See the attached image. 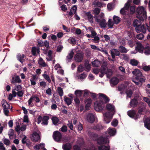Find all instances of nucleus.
I'll return each mask as SVG.
<instances>
[{"mask_svg": "<svg viewBox=\"0 0 150 150\" xmlns=\"http://www.w3.org/2000/svg\"><path fill=\"white\" fill-rule=\"evenodd\" d=\"M99 99L100 100L99 102H96L95 103V109L98 112L101 111L104 106V103H106L109 101V98L104 94L100 93L99 94Z\"/></svg>", "mask_w": 150, "mask_h": 150, "instance_id": "obj_1", "label": "nucleus"}, {"mask_svg": "<svg viewBox=\"0 0 150 150\" xmlns=\"http://www.w3.org/2000/svg\"><path fill=\"white\" fill-rule=\"evenodd\" d=\"M106 108L108 110L113 112V113L112 114L109 112H107L104 114V121L106 123L108 124L111 121L114 113L115 107L111 104H108L106 105Z\"/></svg>", "mask_w": 150, "mask_h": 150, "instance_id": "obj_2", "label": "nucleus"}, {"mask_svg": "<svg viewBox=\"0 0 150 150\" xmlns=\"http://www.w3.org/2000/svg\"><path fill=\"white\" fill-rule=\"evenodd\" d=\"M146 11L144 8L141 6L137 8V17L141 21H143L147 18Z\"/></svg>", "mask_w": 150, "mask_h": 150, "instance_id": "obj_3", "label": "nucleus"}, {"mask_svg": "<svg viewBox=\"0 0 150 150\" xmlns=\"http://www.w3.org/2000/svg\"><path fill=\"white\" fill-rule=\"evenodd\" d=\"M132 73L136 76L135 79L136 80L139 81L141 83L144 81L145 79L139 69H135L132 71Z\"/></svg>", "mask_w": 150, "mask_h": 150, "instance_id": "obj_4", "label": "nucleus"}, {"mask_svg": "<svg viewBox=\"0 0 150 150\" xmlns=\"http://www.w3.org/2000/svg\"><path fill=\"white\" fill-rule=\"evenodd\" d=\"M2 106L3 108V110L5 115L8 116L9 112L8 110L10 108L9 105L4 100H3L1 102Z\"/></svg>", "mask_w": 150, "mask_h": 150, "instance_id": "obj_5", "label": "nucleus"}, {"mask_svg": "<svg viewBox=\"0 0 150 150\" xmlns=\"http://www.w3.org/2000/svg\"><path fill=\"white\" fill-rule=\"evenodd\" d=\"M61 133L58 131L54 132L53 133V137L54 140L57 142H59L62 138Z\"/></svg>", "mask_w": 150, "mask_h": 150, "instance_id": "obj_6", "label": "nucleus"}, {"mask_svg": "<svg viewBox=\"0 0 150 150\" xmlns=\"http://www.w3.org/2000/svg\"><path fill=\"white\" fill-rule=\"evenodd\" d=\"M84 57V54L82 52L77 53L75 55L74 58L75 61L77 62H82Z\"/></svg>", "mask_w": 150, "mask_h": 150, "instance_id": "obj_7", "label": "nucleus"}, {"mask_svg": "<svg viewBox=\"0 0 150 150\" xmlns=\"http://www.w3.org/2000/svg\"><path fill=\"white\" fill-rule=\"evenodd\" d=\"M135 30L137 33L142 32L143 33H146V28L145 25L141 24L136 28Z\"/></svg>", "mask_w": 150, "mask_h": 150, "instance_id": "obj_8", "label": "nucleus"}, {"mask_svg": "<svg viewBox=\"0 0 150 150\" xmlns=\"http://www.w3.org/2000/svg\"><path fill=\"white\" fill-rule=\"evenodd\" d=\"M136 111L134 110H129L127 112L128 115L130 117L132 118L135 120H137L139 117V115H136Z\"/></svg>", "mask_w": 150, "mask_h": 150, "instance_id": "obj_9", "label": "nucleus"}, {"mask_svg": "<svg viewBox=\"0 0 150 150\" xmlns=\"http://www.w3.org/2000/svg\"><path fill=\"white\" fill-rule=\"evenodd\" d=\"M116 132V131L115 128H109L105 133L107 138L108 139L109 137L114 135Z\"/></svg>", "mask_w": 150, "mask_h": 150, "instance_id": "obj_10", "label": "nucleus"}, {"mask_svg": "<svg viewBox=\"0 0 150 150\" xmlns=\"http://www.w3.org/2000/svg\"><path fill=\"white\" fill-rule=\"evenodd\" d=\"M98 144H101L109 143V141L107 137H99L97 140Z\"/></svg>", "mask_w": 150, "mask_h": 150, "instance_id": "obj_11", "label": "nucleus"}, {"mask_svg": "<svg viewBox=\"0 0 150 150\" xmlns=\"http://www.w3.org/2000/svg\"><path fill=\"white\" fill-rule=\"evenodd\" d=\"M96 22L99 24V25L101 28H105L107 25V23L106 20L104 19H100L97 18L96 20Z\"/></svg>", "mask_w": 150, "mask_h": 150, "instance_id": "obj_12", "label": "nucleus"}, {"mask_svg": "<svg viewBox=\"0 0 150 150\" xmlns=\"http://www.w3.org/2000/svg\"><path fill=\"white\" fill-rule=\"evenodd\" d=\"M11 81L12 84L15 83H20L21 82V80L20 79L19 76L16 75L13 76Z\"/></svg>", "mask_w": 150, "mask_h": 150, "instance_id": "obj_13", "label": "nucleus"}, {"mask_svg": "<svg viewBox=\"0 0 150 150\" xmlns=\"http://www.w3.org/2000/svg\"><path fill=\"white\" fill-rule=\"evenodd\" d=\"M87 119L89 122L93 123L95 120V116L92 113H89L87 115Z\"/></svg>", "mask_w": 150, "mask_h": 150, "instance_id": "obj_14", "label": "nucleus"}, {"mask_svg": "<svg viewBox=\"0 0 150 150\" xmlns=\"http://www.w3.org/2000/svg\"><path fill=\"white\" fill-rule=\"evenodd\" d=\"M31 139L34 142H37L40 139V137L37 132H35L33 134Z\"/></svg>", "mask_w": 150, "mask_h": 150, "instance_id": "obj_15", "label": "nucleus"}, {"mask_svg": "<svg viewBox=\"0 0 150 150\" xmlns=\"http://www.w3.org/2000/svg\"><path fill=\"white\" fill-rule=\"evenodd\" d=\"M144 49V48L141 44L140 43H137V46L136 47V50L137 51L142 53H143Z\"/></svg>", "mask_w": 150, "mask_h": 150, "instance_id": "obj_16", "label": "nucleus"}, {"mask_svg": "<svg viewBox=\"0 0 150 150\" xmlns=\"http://www.w3.org/2000/svg\"><path fill=\"white\" fill-rule=\"evenodd\" d=\"M144 126L148 129L150 130V118H148L144 121Z\"/></svg>", "mask_w": 150, "mask_h": 150, "instance_id": "obj_17", "label": "nucleus"}, {"mask_svg": "<svg viewBox=\"0 0 150 150\" xmlns=\"http://www.w3.org/2000/svg\"><path fill=\"white\" fill-rule=\"evenodd\" d=\"M138 104L137 100L135 98L132 99L130 103V105L132 107L134 108L137 106Z\"/></svg>", "mask_w": 150, "mask_h": 150, "instance_id": "obj_18", "label": "nucleus"}, {"mask_svg": "<svg viewBox=\"0 0 150 150\" xmlns=\"http://www.w3.org/2000/svg\"><path fill=\"white\" fill-rule=\"evenodd\" d=\"M62 148L64 150H70L71 148V144L69 143L63 144Z\"/></svg>", "mask_w": 150, "mask_h": 150, "instance_id": "obj_19", "label": "nucleus"}, {"mask_svg": "<svg viewBox=\"0 0 150 150\" xmlns=\"http://www.w3.org/2000/svg\"><path fill=\"white\" fill-rule=\"evenodd\" d=\"M107 69H108L106 65H102L100 68V72L101 74H105L107 71Z\"/></svg>", "mask_w": 150, "mask_h": 150, "instance_id": "obj_20", "label": "nucleus"}, {"mask_svg": "<svg viewBox=\"0 0 150 150\" xmlns=\"http://www.w3.org/2000/svg\"><path fill=\"white\" fill-rule=\"evenodd\" d=\"M40 52V49L38 47H33L32 49V54L33 55H35L36 53H39Z\"/></svg>", "mask_w": 150, "mask_h": 150, "instance_id": "obj_21", "label": "nucleus"}, {"mask_svg": "<svg viewBox=\"0 0 150 150\" xmlns=\"http://www.w3.org/2000/svg\"><path fill=\"white\" fill-rule=\"evenodd\" d=\"M86 16L90 22L91 23H93V16L91 14V12H88L86 13Z\"/></svg>", "mask_w": 150, "mask_h": 150, "instance_id": "obj_22", "label": "nucleus"}, {"mask_svg": "<svg viewBox=\"0 0 150 150\" xmlns=\"http://www.w3.org/2000/svg\"><path fill=\"white\" fill-rule=\"evenodd\" d=\"M119 80L116 77L112 78L110 80L111 84L114 86L117 85L119 82Z\"/></svg>", "mask_w": 150, "mask_h": 150, "instance_id": "obj_23", "label": "nucleus"}, {"mask_svg": "<svg viewBox=\"0 0 150 150\" xmlns=\"http://www.w3.org/2000/svg\"><path fill=\"white\" fill-rule=\"evenodd\" d=\"M17 58L18 60L22 63H23L24 61V58L25 55L23 54L21 55L20 54H18L17 55Z\"/></svg>", "mask_w": 150, "mask_h": 150, "instance_id": "obj_24", "label": "nucleus"}, {"mask_svg": "<svg viewBox=\"0 0 150 150\" xmlns=\"http://www.w3.org/2000/svg\"><path fill=\"white\" fill-rule=\"evenodd\" d=\"M45 144L43 143H41L34 146V149L36 150H39L40 149H43L45 147Z\"/></svg>", "mask_w": 150, "mask_h": 150, "instance_id": "obj_25", "label": "nucleus"}, {"mask_svg": "<svg viewBox=\"0 0 150 150\" xmlns=\"http://www.w3.org/2000/svg\"><path fill=\"white\" fill-rule=\"evenodd\" d=\"M142 24V23L140 21L136 19L134 21L133 25L134 27H135L136 28L137 27L141 25Z\"/></svg>", "mask_w": 150, "mask_h": 150, "instance_id": "obj_26", "label": "nucleus"}, {"mask_svg": "<svg viewBox=\"0 0 150 150\" xmlns=\"http://www.w3.org/2000/svg\"><path fill=\"white\" fill-rule=\"evenodd\" d=\"M74 54L73 50H71L70 53L67 57V60L68 62H70Z\"/></svg>", "mask_w": 150, "mask_h": 150, "instance_id": "obj_27", "label": "nucleus"}, {"mask_svg": "<svg viewBox=\"0 0 150 150\" xmlns=\"http://www.w3.org/2000/svg\"><path fill=\"white\" fill-rule=\"evenodd\" d=\"M119 50L120 52L123 53H126L128 51V50L125 47L122 46H120L119 47Z\"/></svg>", "mask_w": 150, "mask_h": 150, "instance_id": "obj_28", "label": "nucleus"}, {"mask_svg": "<svg viewBox=\"0 0 150 150\" xmlns=\"http://www.w3.org/2000/svg\"><path fill=\"white\" fill-rule=\"evenodd\" d=\"M38 64L42 67H44L47 66V64L45 62L43 59L40 58L38 61Z\"/></svg>", "mask_w": 150, "mask_h": 150, "instance_id": "obj_29", "label": "nucleus"}, {"mask_svg": "<svg viewBox=\"0 0 150 150\" xmlns=\"http://www.w3.org/2000/svg\"><path fill=\"white\" fill-rule=\"evenodd\" d=\"M92 65L94 67H98L100 65V62L97 60H95L92 62Z\"/></svg>", "mask_w": 150, "mask_h": 150, "instance_id": "obj_30", "label": "nucleus"}, {"mask_svg": "<svg viewBox=\"0 0 150 150\" xmlns=\"http://www.w3.org/2000/svg\"><path fill=\"white\" fill-rule=\"evenodd\" d=\"M113 20L114 23L115 24H117L120 22V18L117 16H114L113 17Z\"/></svg>", "mask_w": 150, "mask_h": 150, "instance_id": "obj_31", "label": "nucleus"}, {"mask_svg": "<svg viewBox=\"0 0 150 150\" xmlns=\"http://www.w3.org/2000/svg\"><path fill=\"white\" fill-rule=\"evenodd\" d=\"M52 52L51 50H49L47 55V57H46V59L47 61H50L52 60Z\"/></svg>", "mask_w": 150, "mask_h": 150, "instance_id": "obj_32", "label": "nucleus"}, {"mask_svg": "<svg viewBox=\"0 0 150 150\" xmlns=\"http://www.w3.org/2000/svg\"><path fill=\"white\" fill-rule=\"evenodd\" d=\"M82 91L79 90H77L75 91L74 94L76 97H80L82 95Z\"/></svg>", "mask_w": 150, "mask_h": 150, "instance_id": "obj_33", "label": "nucleus"}, {"mask_svg": "<svg viewBox=\"0 0 150 150\" xmlns=\"http://www.w3.org/2000/svg\"><path fill=\"white\" fill-rule=\"evenodd\" d=\"M143 52L146 55H149L150 54V47L147 46L144 48Z\"/></svg>", "mask_w": 150, "mask_h": 150, "instance_id": "obj_34", "label": "nucleus"}, {"mask_svg": "<svg viewBox=\"0 0 150 150\" xmlns=\"http://www.w3.org/2000/svg\"><path fill=\"white\" fill-rule=\"evenodd\" d=\"M49 118L48 116H44L42 118V124L47 125L48 124L47 120Z\"/></svg>", "mask_w": 150, "mask_h": 150, "instance_id": "obj_35", "label": "nucleus"}, {"mask_svg": "<svg viewBox=\"0 0 150 150\" xmlns=\"http://www.w3.org/2000/svg\"><path fill=\"white\" fill-rule=\"evenodd\" d=\"M64 101L68 105H70L72 102V100L71 98L66 97L65 96L64 97Z\"/></svg>", "mask_w": 150, "mask_h": 150, "instance_id": "obj_36", "label": "nucleus"}, {"mask_svg": "<svg viewBox=\"0 0 150 150\" xmlns=\"http://www.w3.org/2000/svg\"><path fill=\"white\" fill-rule=\"evenodd\" d=\"M129 8H126L125 7H125L122 8L120 11V13L122 14H126V13L127 11H128L129 10Z\"/></svg>", "mask_w": 150, "mask_h": 150, "instance_id": "obj_37", "label": "nucleus"}, {"mask_svg": "<svg viewBox=\"0 0 150 150\" xmlns=\"http://www.w3.org/2000/svg\"><path fill=\"white\" fill-rule=\"evenodd\" d=\"M57 92L59 95L61 96H62L64 94V92L62 89L61 87H58L57 88Z\"/></svg>", "mask_w": 150, "mask_h": 150, "instance_id": "obj_38", "label": "nucleus"}, {"mask_svg": "<svg viewBox=\"0 0 150 150\" xmlns=\"http://www.w3.org/2000/svg\"><path fill=\"white\" fill-rule=\"evenodd\" d=\"M105 74L106 75L107 77L108 78H110L112 74V70L109 69H107V71L106 72Z\"/></svg>", "mask_w": 150, "mask_h": 150, "instance_id": "obj_39", "label": "nucleus"}, {"mask_svg": "<svg viewBox=\"0 0 150 150\" xmlns=\"http://www.w3.org/2000/svg\"><path fill=\"white\" fill-rule=\"evenodd\" d=\"M120 51L118 50L113 49L111 50V52L116 56H119L120 55Z\"/></svg>", "mask_w": 150, "mask_h": 150, "instance_id": "obj_40", "label": "nucleus"}, {"mask_svg": "<svg viewBox=\"0 0 150 150\" xmlns=\"http://www.w3.org/2000/svg\"><path fill=\"white\" fill-rule=\"evenodd\" d=\"M99 150H110V147L108 146H100L98 147Z\"/></svg>", "mask_w": 150, "mask_h": 150, "instance_id": "obj_41", "label": "nucleus"}, {"mask_svg": "<svg viewBox=\"0 0 150 150\" xmlns=\"http://www.w3.org/2000/svg\"><path fill=\"white\" fill-rule=\"evenodd\" d=\"M103 128V127L102 125L101 124H98L96 126H94L93 129L95 130H99Z\"/></svg>", "mask_w": 150, "mask_h": 150, "instance_id": "obj_42", "label": "nucleus"}, {"mask_svg": "<svg viewBox=\"0 0 150 150\" xmlns=\"http://www.w3.org/2000/svg\"><path fill=\"white\" fill-rule=\"evenodd\" d=\"M42 76L49 83H51V80L49 75L46 74H42Z\"/></svg>", "mask_w": 150, "mask_h": 150, "instance_id": "obj_43", "label": "nucleus"}, {"mask_svg": "<svg viewBox=\"0 0 150 150\" xmlns=\"http://www.w3.org/2000/svg\"><path fill=\"white\" fill-rule=\"evenodd\" d=\"M139 63V62L135 59H132L130 61V64L133 66H136Z\"/></svg>", "mask_w": 150, "mask_h": 150, "instance_id": "obj_44", "label": "nucleus"}, {"mask_svg": "<svg viewBox=\"0 0 150 150\" xmlns=\"http://www.w3.org/2000/svg\"><path fill=\"white\" fill-rule=\"evenodd\" d=\"M98 17L99 19H104L103 18H104V14L103 13L101 12L99 16H95V20H96V19Z\"/></svg>", "mask_w": 150, "mask_h": 150, "instance_id": "obj_45", "label": "nucleus"}, {"mask_svg": "<svg viewBox=\"0 0 150 150\" xmlns=\"http://www.w3.org/2000/svg\"><path fill=\"white\" fill-rule=\"evenodd\" d=\"M89 61L88 60H86L85 63V66L86 69H89L91 68L90 65L89 64Z\"/></svg>", "mask_w": 150, "mask_h": 150, "instance_id": "obj_46", "label": "nucleus"}, {"mask_svg": "<svg viewBox=\"0 0 150 150\" xmlns=\"http://www.w3.org/2000/svg\"><path fill=\"white\" fill-rule=\"evenodd\" d=\"M92 40L95 43H98L99 42L100 38L99 37L96 36L94 37V38L92 39Z\"/></svg>", "mask_w": 150, "mask_h": 150, "instance_id": "obj_47", "label": "nucleus"}, {"mask_svg": "<svg viewBox=\"0 0 150 150\" xmlns=\"http://www.w3.org/2000/svg\"><path fill=\"white\" fill-rule=\"evenodd\" d=\"M108 27L110 28H111L112 27L113 25V23L112 21V19H109L108 22Z\"/></svg>", "mask_w": 150, "mask_h": 150, "instance_id": "obj_48", "label": "nucleus"}, {"mask_svg": "<svg viewBox=\"0 0 150 150\" xmlns=\"http://www.w3.org/2000/svg\"><path fill=\"white\" fill-rule=\"evenodd\" d=\"M52 120L53 123L54 125H56L58 122L59 120L56 117H52Z\"/></svg>", "mask_w": 150, "mask_h": 150, "instance_id": "obj_49", "label": "nucleus"}, {"mask_svg": "<svg viewBox=\"0 0 150 150\" xmlns=\"http://www.w3.org/2000/svg\"><path fill=\"white\" fill-rule=\"evenodd\" d=\"M59 130L61 131L62 132H65L67 130V127L66 125L63 126L59 129Z\"/></svg>", "mask_w": 150, "mask_h": 150, "instance_id": "obj_50", "label": "nucleus"}, {"mask_svg": "<svg viewBox=\"0 0 150 150\" xmlns=\"http://www.w3.org/2000/svg\"><path fill=\"white\" fill-rule=\"evenodd\" d=\"M130 9V12L131 14H133L135 12V7L134 6H131L129 8Z\"/></svg>", "mask_w": 150, "mask_h": 150, "instance_id": "obj_51", "label": "nucleus"}, {"mask_svg": "<svg viewBox=\"0 0 150 150\" xmlns=\"http://www.w3.org/2000/svg\"><path fill=\"white\" fill-rule=\"evenodd\" d=\"M100 11V9L97 8H95L93 10L94 13L96 16H97L98 14L99 13Z\"/></svg>", "mask_w": 150, "mask_h": 150, "instance_id": "obj_52", "label": "nucleus"}, {"mask_svg": "<svg viewBox=\"0 0 150 150\" xmlns=\"http://www.w3.org/2000/svg\"><path fill=\"white\" fill-rule=\"evenodd\" d=\"M118 121L115 119H114L111 122V125L114 127L116 126L118 124Z\"/></svg>", "mask_w": 150, "mask_h": 150, "instance_id": "obj_53", "label": "nucleus"}, {"mask_svg": "<svg viewBox=\"0 0 150 150\" xmlns=\"http://www.w3.org/2000/svg\"><path fill=\"white\" fill-rule=\"evenodd\" d=\"M32 96L33 100L36 103H39L40 102V100L38 97L35 95H33Z\"/></svg>", "mask_w": 150, "mask_h": 150, "instance_id": "obj_54", "label": "nucleus"}, {"mask_svg": "<svg viewBox=\"0 0 150 150\" xmlns=\"http://www.w3.org/2000/svg\"><path fill=\"white\" fill-rule=\"evenodd\" d=\"M137 38L140 40H142L144 38V35L142 34H139L137 35Z\"/></svg>", "mask_w": 150, "mask_h": 150, "instance_id": "obj_55", "label": "nucleus"}, {"mask_svg": "<svg viewBox=\"0 0 150 150\" xmlns=\"http://www.w3.org/2000/svg\"><path fill=\"white\" fill-rule=\"evenodd\" d=\"M127 97L128 98H130L132 95V93L131 91H127L126 92Z\"/></svg>", "mask_w": 150, "mask_h": 150, "instance_id": "obj_56", "label": "nucleus"}, {"mask_svg": "<svg viewBox=\"0 0 150 150\" xmlns=\"http://www.w3.org/2000/svg\"><path fill=\"white\" fill-rule=\"evenodd\" d=\"M37 46L38 47H41L44 46L43 42L41 40L38 41Z\"/></svg>", "mask_w": 150, "mask_h": 150, "instance_id": "obj_57", "label": "nucleus"}, {"mask_svg": "<svg viewBox=\"0 0 150 150\" xmlns=\"http://www.w3.org/2000/svg\"><path fill=\"white\" fill-rule=\"evenodd\" d=\"M3 142L6 145H9L10 144V142L9 140L6 139H4L3 140Z\"/></svg>", "mask_w": 150, "mask_h": 150, "instance_id": "obj_58", "label": "nucleus"}, {"mask_svg": "<svg viewBox=\"0 0 150 150\" xmlns=\"http://www.w3.org/2000/svg\"><path fill=\"white\" fill-rule=\"evenodd\" d=\"M143 69L145 71H148L150 70V65L144 66L143 67Z\"/></svg>", "mask_w": 150, "mask_h": 150, "instance_id": "obj_59", "label": "nucleus"}, {"mask_svg": "<svg viewBox=\"0 0 150 150\" xmlns=\"http://www.w3.org/2000/svg\"><path fill=\"white\" fill-rule=\"evenodd\" d=\"M86 76H87L86 74L83 73L79 76V78L81 79H84L86 78Z\"/></svg>", "mask_w": 150, "mask_h": 150, "instance_id": "obj_60", "label": "nucleus"}, {"mask_svg": "<svg viewBox=\"0 0 150 150\" xmlns=\"http://www.w3.org/2000/svg\"><path fill=\"white\" fill-rule=\"evenodd\" d=\"M63 46L61 45H58L57 47V51L58 52H60L63 48Z\"/></svg>", "mask_w": 150, "mask_h": 150, "instance_id": "obj_61", "label": "nucleus"}, {"mask_svg": "<svg viewBox=\"0 0 150 150\" xmlns=\"http://www.w3.org/2000/svg\"><path fill=\"white\" fill-rule=\"evenodd\" d=\"M22 89V87L21 85H18L16 86V87L15 88V90L17 91H19L21 90Z\"/></svg>", "mask_w": 150, "mask_h": 150, "instance_id": "obj_62", "label": "nucleus"}, {"mask_svg": "<svg viewBox=\"0 0 150 150\" xmlns=\"http://www.w3.org/2000/svg\"><path fill=\"white\" fill-rule=\"evenodd\" d=\"M24 93L23 91H18L17 93V95L19 97H21L23 96V95Z\"/></svg>", "mask_w": 150, "mask_h": 150, "instance_id": "obj_63", "label": "nucleus"}, {"mask_svg": "<svg viewBox=\"0 0 150 150\" xmlns=\"http://www.w3.org/2000/svg\"><path fill=\"white\" fill-rule=\"evenodd\" d=\"M107 8L108 10L110 11L113 8L112 4L111 3H109L107 5Z\"/></svg>", "mask_w": 150, "mask_h": 150, "instance_id": "obj_64", "label": "nucleus"}]
</instances>
